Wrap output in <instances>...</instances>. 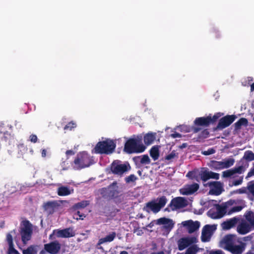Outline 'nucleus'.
<instances>
[{
  "label": "nucleus",
  "mask_w": 254,
  "mask_h": 254,
  "mask_svg": "<svg viewBox=\"0 0 254 254\" xmlns=\"http://www.w3.org/2000/svg\"><path fill=\"white\" fill-rule=\"evenodd\" d=\"M225 244V248L232 254H242L245 251L246 244L239 241L234 235H227L223 240Z\"/></svg>",
  "instance_id": "1"
},
{
  "label": "nucleus",
  "mask_w": 254,
  "mask_h": 254,
  "mask_svg": "<svg viewBox=\"0 0 254 254\" xmlns=\"http://www.w3.org/2000/svg\"><path fill=\"white\" fill-rule=\"evenodd\" d=\"M146 147L143 145L141 137L129 138L125 143L124 151L127 154L142 153Z\"/></svg>",
  "instance_id": "2"
},
{
  "label": "nucleus",
  "mask_w": 254,
  "mask_h": 254,
  "mask_svg": "<svg viewBox=\"0 0 254 254\" xmlns=\"http://www.w3.org/2000/svg\"><path fill=\"white\" fill-rule=\"evenodd\" d=\"M116 147V142L112 139L98 142L94 148V152L100 154H110L114 151Z\"/></svg>",
  "instance_id": "3"
},
{
  "label": "nucleus",
  "mask_w": 254,
  "mask_h": 254,
  "mask_svg": "<svg viewBox=\"0 0 254 254\" xmlns=\"http://www.w3.org/2000/svg\"><path fill=\"white\" fill-rule=\"evenodd\" d=\"M92 164V159L85 152L78 153L73 162V168L75 170H80L88 167Z\"/></svg>",
  "instance_id": "4"
},
{
  "label": "nucleus",
  "mask_w": 254,
  "mask_h": 254,
  "mask_svg": "<svg viewBox=\"0 0 254 254\" xmlns=\"http://www.w3.org/2000/svg\"><path fill=\"white\" fill-rule=\"evenodd\" d=\"M98 191L103 198L108 200L117 198L120 194L119 187L116 181L112 183L107 187L99 189Z\"/></svg>",
  "instance_id": "5"
},
{
  "label": "nucleus",
  "mask_w": 254,
  "mask_h": 254,
  "mask_svg": "<svg viewBox=\"0 0 254 254\" xmlns=\"http://www.w3.org/2000/svg\"><path fill=\"white\" fill-rule=\"evenodd\" d=\"M19 232L23 244H26L33 233V226L29 220H24L21 222Z\"/></svg>",
  "instance_id": "6"
},
{
  "label": "nucleus",
  "mask_w": 254,
  "mask_h": 254,
  "mask_svg": "<svg viewBox=\"0 0 254 254\" xmlns=\"http://www.w3.org/2000/svg\"><path fill=\"white\" fill-rule=\"evenodd\" d=\"M131 167L128 162L124 164L120 160H114L110 165V170L114 175L122 176L123 175L130 170Z\"/></svg>",
  "instance_id": "7"
},
{
  "label": "nucleus",
  "mask_w": 254,
  "mask_h": 254,
  "mask_svg": "<svg viewBox=\"0 0 254 254\" xmlns=\"http://www.w3.org/2000/svg\"><path fill=\"white\" fill-rule=\"evenodd\" d=\"M222 115L220 113H217L213 117L209 115L206 117L196 118L194 121V125L196 126L208 127L210 125L214 124Z\"/></svg>",
  "instance_id": "8"
},
{
  "label": "nucleus",
  "mask_w": 254,
  "mask_h": 254,
  "mask_svg": "<svg viewBox=\"0 0 254 254\" xmlns=\"http://www.w3.org/2000/svg\"><path fill=\"white\" fill-rule=\"evenodd\" d=\"M167 202L165 196H162L158 198V202L156 203L154 200H152L146 204V207L151 210L154 213H157L161 208L164 207Z\"/></svg>",
  "instance_id": "9"
},
{
  "label": "nucleus",
  "mask_w": 254,
  "mask_h": 254,
  "mask_svg": "<svg viewBox=\"0 0 254 254\" xmlns=\"http://www.w3.org/2000/svg\"><path fill=\"white\" fill-rule=\"evenodd\" d=\"M236 116L234 115H226L221 118L217 126L214 127V131L221 130L229 127L231 125L236 119Z\"/></svg>",
  "instance_id": "10"
},
{
  "label": "nucleus",
  "mask_w": 254,
  "mask_h": 254,
  "mask_svg": "<svg viewBox=\"0 0 254 254\" xmlns=\"http://www.w3.org/2000/svg\"><path fill=\"white\" fill-rule=\"evenodd\" d=\"M205 187L209 186L210 188L209 193L215 195H220L224 190L223 185L220 182H210L204 184Z\"/></svg>",
  "instance_id": "11"
},
{
  "label": "nucleus",
  "mask_w": 254,
  "mask_h": 254,
  "mask_svg": "<svg viewBox=\"0 0 254 254\" xmlns=\"http://www.w3.org/2000/svg\"><path fill=\"white\" fill-rule=\"evenodd\" d=\"M216 229V226L215 225H206L202 230L201 236V240L202 242H209L210 240L211 235Z\"/></svg>",
  "instance_id": "12"
},
{
  "label": "nucleus",
  "mask_w": 254,
  "mask_h": 254,
  "mask_svg": "<svg viewBox=\"0 0 254 254\" xmlns=\"http://www.w3.org/2000/svg\"><path fill=\"white\" fill-rule=\"evenodd\" d=\"M187 205V201L185 198L177 197L171 200L168 207H171L172 211H174L177 209L184 208Z\"/></svg>",
  "instance_id": "13"
},
{
  "label": "nucleus",
  "mask_w": 254,
  "mask_h": 254,
  "mask_svg": "<svg viewBox=\"0 0 254 254\" xmlns=\"http://www.w3.org/2000/svg\"><path fill=\"white\" fill-rule=\"evenodd\" d=\"M60 206V203L56 200L47 201L44 203L43 205L44 210L48 214H53L59 209Z\"/></svg>",
  "instance_id": "14"
},
{
  "label": "nucleus",
  "mask_w": 254,
  "mask_h": 254,
  "mask_svg": "<svg viewBox=\"0 0 254 254\" xmlns=\"http://www.w3.org/2000/svg\"><path fill=\"white\" fill-rule=\"evenodd\" d=\"M44 250L50 254H57L61 250V246L58 241L44 245Z\"/></svg>",
  "instance_id": "15"
},
{
  "label": "nucleus",
  "mask_w": 254,
  "mask_h": 254,
  "mask_svg": "<svg viewBox=\"0 0 254 254\" xmlns=\"http://www.w3.org/2000/svg\"><path fill=\"white\" fill-rule=\"evenodd\" d=\"M245 172V168L242 165L238 167H235L232 169L226 170L222 172V177L223 178H235L236 176V174H241Z\"/></svg>",
  "instance_id": "16"
},
{
  "label": "nucleus",
  "mask_w": 254,
  "mask_h": 254,
  "mask_svg": "<svg viewBox=\"0 0 254 254\" xmlns=\"http://www.w3.org/2000/svg\"><path fill=\"white\" fill-rule=\"evenodd\" d=\"M196 242L195 237H185L181 238L178 242V249L183 251L191 244Z\"/></svg>",
  "instance_id": "17"
},
{
  "label": "nucleus",
  "mask_w": 254,
  "mask_h": 254,
  "mask_svg": "<svg viewBox=\"0 0 254 254\" xmlns=\"http://www.w3.org/2000/svg\"><path fill=\"white\" fill-rule=\"evenodd\" d=\"M199 186L197 183L186 186L183 189L180 190V193L183 195H188L195 192L198 189Z\"/></svg>",
  "instance_id": "18"
},
{
  "label": "nucleus",
  "mask_w": 254,
  "mask_h": 254,
  "mask_svg": "<svg viewBox=\"0 0 254 254\" xmlns=\"http://www.w3.org/2000/svg\"><path fill=\"white\" fill-rule=\"evenodd\" d=\"M157 225H164V228L168 230H171L174 227L175 223L173 221L169 218L161 217L156 220Z\"/></svg>",
  "instance_id": "19"
},
{
  "label": "nucleus",
  "mask_w": 254,
  "mask_h": 254,
  "mask_svg": "<svg viewBox=\"0 0 254 254\" xmlns=\"http://www.w3.org/2000/svg\"><path fill=\"white\" fill-rule=\"evenodd\" d=\"M182 224L184 226L187 227L189 233H192L196 231L200 226L199 222H193L191 220L184 221L182 222Z\"/></svg>",
  "instance_id": "20"
},
{
  "label": "nucleus",
  "mask_w": 254,
  "mask_h": 254,
  "mask_svg": "<svg viewBox=\"0 0 254 254\" xmlns=\"http://www.w3.org/2000/svg\"><path fill=\"white\" fill-rule=\"evenodd\" d=\"M74 236L75 232L71 227L59 230L57 233V236L59 238H70Z\"/></svg>",
  "instance_id": "21"
},
{
  "label": "nucleus",
  "mask_w": 254,
  "mask_h": 254,
  "mask_svg": "<svg viewBox=\"0 0 254 254\" xmlns=\"http://www.w3.org/2000/svg\"><path fill=\"white\" fill-rule=\"evenodd\" d=\"M133 160L136 165H147L149 164L151 162V160L147 154L134 157Z\"/></svg>",
  "instance_id": "22"
},
{
  "label": "nucleus",
  "mask_w": 254,
  "mask_h": 254,
  "mask_svg": "<svg viewBox=\"0 0 254 254\" xmlns=\"http://www.w3.org/2000/svg\"><path fill=\"white\" fill-rule=\"evenodd\" d=\"M251 230V227L250 225L245 221L241 222L237 227L238 232L242 235H245Z\"/></svg>",
  "instance_id": "23"
},
{
  "label": "nucleus",
  "mask_w": 254,
  "mask_h": 254,
  "mask_svg": "<svg viewBox=\"0 0 254 254\" xmlns=\"http://www.w3.org/2000/svg\"><path fill=\"white\" fill-rule=\"evenodd\" d=\"M238 221V219L235 217L224 221L221 224V226L224 230H229L234 227L237 224Z\"/></svg>",
  "instance_id": "24"
},
{
  "label": "nucleus",
  "mask_w": 254,
  "mask_h": 254,
  "mask_svg": "<svg viewBox=\"0 0 254 254\" xmlns=\"http://www.w3.org/2000/svg\"><path fill=\"white\" fill-rule=\"evenodd\" d=\"M248 126V121L246 118H241L234 125L235 130H238L240 129L242 126L247 127Z\"/></svg>",
  "instance_id": "25"
},
{
  "label": "nucleus",
  "mask_w": 254,
  "mask_h": 254,
  "mask_svg": "<svg viewBox=\"0 0 254 254\" xmlns=\"http://www.w3.org/2000/svg\"><path fill=\"white\" fill-rule=\"evenodd\" d=\"M156 138V133H148L144 136V143L147 145L152 144Z\"/></svg>",
  "instance_id": "26"
},
{
  "label": "nucleus",
  "mask_w": 254,
  "mask_h": 254,
  "mask_svg": "<svg viewBox=\"0 0 254 254\" xmlns=\"http://www.w3.org/2000/svg\"><path fill=\"white\" fill-rule=\"evenodd\" d=\"M89 205V202L87 200H83L74 204L71 207L73 211H76L79 209L84 208Z\"/></svg>",
  "instance_id": "27"
},
{
  "label": "nucleus",
  "mask_w": 254,
  "mask_h": 254,
  "mask_svg": "<svg viewBox=\"0 0 254 254\" xmlns=\"http://www.w3.org/2000/svg\"><path fill=\"white\" fill-rule=\"evenodd\" d=\"M150 156L155 161L157 160L159 157V150L157 146H153L150 150Z\"/></svg>",
  "instance_id": "28"
},
{
  "label": "nucleus",
  "mask_w": 254,
  "mask_h": 254,
  "mask_svg": "<svg viewBox=\"0 0 254 254\" xmlns=\"http://www.w3.org/2000/svg\"><path fill=\"white\" fill-rule=\"evenodd\" d=\"M70 193L71 191L67 187L62 186L58 189V194L59 196H66Z\"/></svg>",
  "instance_id": "29"
},
{
  "label": "nucleus",
  "mask_w": 254,
  "mask_h": 254,
  "mask_svg": "<svg viewBox=\"0 0 254 254\" xmlns=\"http://www.w3.org/2000/svg\"><path fill=\"white\" fill-rule=\"evenodd\" d=\"M235 160L233 158H229L221 161L222 169L228 168L234 165Z\"/></svg>",
  "instance_id": "30"
},
{
  "label": "nucleus",
  "mask_w": 254,
  "mask_h": 254,
  "mask_svg": "<svg viewBox=\"0 0 254 254\" xmlns=\"http://www.w3.org/2000/svg\"><path fill=\"white\" fill-rule=\"evenodd\" d=\"M209 166L214 170H221L222 164L221 161H217L216 160H212L210 162Z\"/></svg>",
  "instance_id": "31"
},
{
  "label": "nucleus",
  "mask_w": 254,
  "mask_h": 254,
  "mask_svg": "<svg viewBox=\"0 0 254 254\" xmlns=\"http://www.w3.org/2000/svg\"><path fill=\"white\" fill-rule=\"evenodd\" d=\"M23 254H37L36 247L35 246H30L26 250L22 251Z\"/></svg>",
  "instance_id": "32"
},
{
  "label": "nucleus",
  "mask_w": 254,
  "mask_h": 254,
  "mask_svg": "<svg viewBox=\"0 0 254 254\" xmlns=\"http://www.w3.org/2000/svg\"><path fill=\"white\" fill-rule=\"evenodd\" d=\"M199 175L200 177L201 180L203 182H205L207 180L210 179L209 171H208L207 170L201 171V172L199 174Z\"/></svg>",
  "instance_id": "33"
},
{
  "label": "nucleus",
  "mask_w": 254,
  "mask_h": 254,
  "mask_svg": "<svg viewBox=\"0 0 254 254\" xmlns=\"http://www.w3.org/2000/svg\"><path fill=\"white\" fill-rule=\"evenodd\" d=\"M243 158L248 161L254 160V153L252 151L248 150L244 153Z\"/></svg>",
  "instance_id": "34"
},
{
  "label": "nucleus",
  "mask_w": 254,
  "mask_h": 254,
  "mask_svg": "<svg viewBox=\"0 0 254 254\" xmlns=\"http://www.w3.org/2000/svg\"><path fill=\"white\" fill-rule=\"evenodd\" d=\"M116 234L115 232H112L111 234L106 236L102 240L104 242H111L114 240L116 237Z\"/></svg>",
  "instance_id": "35"
},
{
  "label": "nucleus",
  "mask_w": 254,
  "mask_h": 254,
  "mask_svg": "<svg viewBox=\"0 0 254 254\" xmlns=\"http://www.w3.org/2000/svg\"><path fill=\"white\" fill-rule=\"evenodd\" d=\"M85 215L78 210L73 214V218L76 220H83Z\"/></svg>",
  "instance_id": "36"
},
{
  "label": "nucleus",
  "mask_w": 254,
  "mask_h": 254,
  "mask_svg": "<svg viewBox=\"0 0 254 254\" xmlns=\"http://www.w3.org/2000/svg\"><path fill=\"white\" fill-rule=\"evenodd\" d=\"M243 207H244L242 206H234L228 210L227 214L230 215L234 212H239L243 208Z\"/></svg>",
  "instance_id": "37"
},
{
  "label": "nucleus",
  "mask_w": 254,
  "mask_h": 254,
  "mask_svg": "<svg viewBox=\"0 0 254 254\" xmlns=\"http://www.w3.org/2000/svg\"><path fill=\"white\" fill-rule=\"evenodd\" d=\"M228 210H228V208L226 207V206L223 205V206L220 207L218 209L219 213L221 214V215L220 216V217H214L213 218H217L221 217L223 216L225 214H226V213L227 214Z\"/></svg>",
  "instance_id": "38"
},
{
  "label": "nucleus",
  "mask_w": 254,
  "mask_h": 254,
  "mask_svg": "<svg viewBox=\"0 0 254 254\" xmlns=\"http://www.w3.org/2000/svg\"><path fill=\"white\" fill-rule=\"evenodd\" d=\"M178 154L175 150H173L169 154L165 157V159L171 160L175 157H178Z\"/></svg>",
  "instance_id": "39"
},
{
  "label": "nucleus",
  "mask_w": 254,
  "mask_h": 254,
  "mask_svg": "<svg viewBox=\"0 0 254 254\" xmlns=\"http://www.w3.org/2000/svg\"><path fill=\"white\" fill-rule=\"evenodd\" d=\"M196 246H193L189 248L186 251L185 254H195L197 252Z\"/></svg>",
  "instance_id": "40"
},
{
  "label": "nucleus",
  "mask_w": 254,
  "mask_h": 254,
  "mask_svg": "<svg viewBox=\"0 0 254 254\" xmlns=\"http://www.w3.org/2000/svg\"><path fill=\"white\" fill-rule=\"evenodd\" d=\"M137 179V178L134 174H131L125 178V181L127 183H129L134 182Z\"/></svg>",
  "instance_id": "41"
},
{
  "label": "nucleus",
  "mask_w": 254,
  "mask_h": 254,
  "mask_svg": "<svg viewBox=\"0 0 254 254\" xmlns=\"http://www.w3.org/2000/svg\"><path fill=\"white\" fill-rule=\"evenodd\" d=\"M243 182V176H240L238 179L233 181L231 186H237L242 184Z\"/></svg>",
  "instance_id": "42"
},
{
  "label": "nucleus",
  "mask_w": 254,
  "mask_h": 254,
  "mask_svg": "<svg viewBox=\"0 0 254 254\" xmlns=\"http://www.w3.org/2000/svg\"><path fill=\"white\" fill-rule=\"evenodd\" d=\"M76 127V124L73 121L69 122L64 127V130H71L72 128Z\"/></svg>",
  "instance_id": "43"
},
{
  "label": "nucleus",
  "mask_w": 254,
  "mask_h": 254,
  "mask_svg": "<svg viewBox=\"0 0 254 254\" xmlns=\"http://www.w3.org/2000/svg\"><path fill=\"white\" fill-rule=\"evenodd\" d=\"M246 219L249 222H251L254 219V213L250 211L246 213L245 215Z\"/></svg>",
  "instance_id": "44"
},
{
  "label": "nucleus",
  "mask_w": 254,
  "mask_h": 254,
  "mask_svg": "<svg viewBox=\"0 0 254 254\" xmlns=\"http://www.w3.org/2000/svg\"><path fill=\"white\" fill-rule=\"evenodd\" d=\"M6 241L7 242V243L8 244V246H13V238L12 235L9 233L7 234L6 235Z\"/></svg>",
  "instance_id": "45"
},
{
  "label": "nucleus",
  "mask_w": 254,
  "mask_h": 254,
  "mask_svg": "<svg viewBox=\"0 0 254 254\" xmlns=\"http://www.w3.org/2000/svg\"><path fill=\"white\" fill-rule=\"evenodd\" d=\"M8 254H19L18 252L14 248V245L9 246Z\"/></svg>",
  "instance_id": "46"
},
{
  "label": "nucleus",
  "mask_w": 254,
  "mask_h": 254,
  "mask_svg": "<svg viewBox=\"0 0 254 254\" xmlns=\"http://www.w3.org/2000/svg\"><path fill=\"white\" fill-rule=\"evenodd\" d=\"M210 179H214L218 180L219 178V174L217 173H214L211 171H209Z\"/></svg>",
  "instance_id": "47"
},
{
  "label": "nucleus",
  "mask_w": 254,
  "mask_h": 254,
  "mask_svg": "<svg viewBox=\"0 0 254 254\" xmlns=\"http://www.w3.org/2000/svg\"><path fill=\"white\" fill-rule=\"evenodd\" d=\"M215 152V151L214 149L210 148V149H208L206 151H204L202 152V154L204 155H209L210 154H214Z\"/></svg>",
  "instance_id": "48"
},
{
  "label": "nucleus",
  "mask_w": 254,
  "mask_h": 254,
  "mask_svg": "<svg viewBox=\"0 0 254 254\" xmlns=\"http://www.w3.org/2000/svg\"><path fill=\"white\" fill-rule=\"evenodd\" d=\"M253 176H254V163L253 167L251 168L250 171L247 174L246 179H248V178L251 177Z\"/></svg>",
  "instance_id": "49"
},
{
  "label": "nucleus",
  "mask_w": 254,
  "mask_h": 254,
  "mask_svg": "<svg viewBox=\"0 0 254 254\" xmlns=\"http://www.w3.org/2000/svg\"><path fill=\"white\" fill-rule=\"evenodd\" d=\"M234 203H236L235 201L233 199H230L226 202L224 205L226 206V207L228 208L229 206L233 205Z\"/></svg>",
  "instance_id": "50"
},
{
  "label": "nucleus",
  "mask_w": 254,
  "mask_h": 254,
  "mask_svg": "<svg viewBox=\"0 0 254 254\" xmlns=\"http://www.w3.org/2000/svg\"><path fill=\"white\" fill-rule=\"evenodd\" d=\"M196 173V172L195 171H189L186 176L188 178H189L190 179H191V180H193V176H194L195 175V174Z\"/></svg>",
  "instance_id": "51"
},
{
  "label": "nucleus",
  "mask_w": 254,
  "mask_h": 254,
  "mask_svg": "<svg viewBox=\"0 0 254 254\" xmlns=\"http://www.w3.org/2000/svg\"><path fill=\"white\" fill-rule=\"evenodd\" d=\"M209 134V131L207 129H204L201 131V136L204 138H206L208 137Z\"/></svg>",
  "instance_id": "52"
},
{
  "label": "nucleus",
  "mask_w": 254,
  "mask_h": 254,
  "mask_svg": "<svg viewBox=\"0 0 254 254\" xmlns=\"http://www.w3.org/2000/svg\"><path fill=\"white\" fill-rule=\"evenodd\" d=\"M30 141L32 142L36 143L37 141V137L35 134H32L30 136Z\"/></svg>",
  "instance_id": "53"
},
{
  "label": "nucleus",
  "mask_w": 254,
  "mask_h": 254,
  "mask_svg": "<svg viewBox=\"0 0 254 254\" xmlns=\"http://www.w3.org/2000/svg\"><path fill=\"white\" fill-rule=\"evenodd\" d=\"M237 192L239 193H245L247 192V188L246 187H243L241 189H239L236 190Z\"/></svg>",
  "instance_id": "54"
},
{
  "label": "nucleus",
  "mask_w": 254,
  "mask_h": 254,
  "mask_svg": "<svg viewBox=\"0 0 254 254\" xmlns=\"http://www.w3.org/2000/svg\"><path fill=\"white\" fill-rule=\"evenodd\" d=\"M181 134H180L179 133H178V132H174L173 133H172L171 134V136L173 138H177V137H181Z\"/></svg>",
  "instance_id": "55"
},
{
  "label": "nucleus",
  "mask_w": 254,
  "mask_h": 254,
  "mask_svg": "<svg viewBox=\"0 0 254 254\" xmlns=\"http://www.w3.org/2000/svg\"><path fill=\"white\" fill-rule=\"evenodd\" d=\"M65 154L67 156L69 155H73L74 154V152L72 150H68L66 151Z\"/></svg>",
  "instance_id": "56"
},
{
  "label": "nucleus",
  "mask_w": 254,
  "mask_h": 254,
  "mask_svg": "<svg viewBox=\"0 0 254 254\" xmlns=\"http://www.w3.org/2000/svg\"><path fill=\"white\" fill-rule=\"evenodd\" d=\"M200 130H201V128H200L199 127H194L193 128V131L194 133H196V132L199 131Z\"/></svg>",
  "instance_id": "57"
},
{
  "label": "nucleus",
  "mask_w": 254,
  "mask_h": 254,
  "mask_svg": "<svg viewBox=\"0 0 254 254\" xmlns=\"http://www.w3.org/2000/svg\"><path fill=\"white\" fill-rule=\"evenodd\" d=\"M199 175H198L197 173L195 174L194 176H193V180L196 181L197 182H199Z\"/></svg>",
  "instance_id": "58"
},
{
  "label": "nucleus",
  "mask_w": 254,
  "mask_h": 254,
  "mask_svg": "<svg viewBox=\"0 0 254 254\" xmlns=\"http://www.w3.org/2000/svg\"><path fill=\"white\" fill-rule=\"evenodd\" d=\"M47 151L45 149H43L42 151V156L45 157L46 156Z\"/></svg>",
  "instance_id": "59"
},
{
  "label": "nucleus",
  "mask_w": 254,
  "mask_h": 254,
  "mask_svg": "<svg viewBox=\"0 0 254 254\" xmlns=\"http://www.w3.org/2000/svg\"><path fill=\"white\" fill-rule=\"evenodd\" d=\"M187 146V143H184L181 145L180 146V148L181 149H183V148H186Z\"/></svg>",
  "instance_id": "60"
},
{
  "label": "nucleus",
  "mask_w": 254,
  "mask_h": 254,
  "mask_svg": "<svg viewBox=\"0 0 254 254\" xmlns=\"http://www.w3.org/2000/svg\"><path fill=\"white\" fill-rule=\"evenodd\" d=\"M210 254H222V252L221 251H217L212 252Z\"/></svg>",
  "instance_id": "61"
},
{
  "label": "nucleus",
  "mask_w": 254,
  "mask_h": 254,
  "mask_svg": "<svg viewBox=\"0 0 254 254\" xmlns=\"http://www.w3.org/2000/svg\"><path fill=\"white\" fill-rule=\"evenodd\" d=\"M250 223V225L251 227V228H254V219L253 220H252L251 222H249Z\"/></svg>",
  "instance_id": "62"
},
{
  "label": "nucleus",
  "mask_w": 254,
  "mask_h": 254,
  "mask_svg": "<svg viewBox=\"0 0 254 254\" xmlns=\"http://www.w3.org/2000/svg\"><path fill=\"white\" fill-rule=\"evenodd\" d=\"M151 254H164V253L163 251H160V252H157V253L153 252V253H151Z\"/></svg>",
  "instance_id": "63"
},
{
  "label": "nucleus",
  "mask_w": 254,
  "mask_h": 254,
  "mask_svg": "<svg viewBox=\"0 0 254 254\" xmlns=\"http://www.w3.org/2000/svg\"><path fill=\"white\" fill-rule=\"evenodd\" d=\"M251 91H254V82L251 85Z\"/></svg>",
  "instance_id": "64"
}]
</instances>
